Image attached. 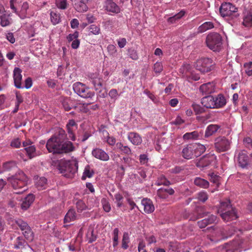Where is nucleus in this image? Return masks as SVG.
<instances>
[{
  "mask_svg": "<svg viewBox=\"0 0 252 252\" xmlns=\"http://www.w3.org/2000/svg\"><path fill=\"white\" fill-rule=\"evenodd\" d=\"M198 226L200 228H205L208 224H207V220L206 219H203L201 220H199L197 222Z\"/></svg>",
  "mask_w": 252,
  "mask_h": 252,
  "instance_id": "nucleus-63",
  "label": "nucleus"
},
{
  "mask_svg": "<svg viewBox=\"0 0 252 252\" xmlns=\"http://www.w3.org/2000/svg\"><path fill=\"white\" fill-rule=\"evenodd\" d=\"M185 14V12L184 10H181L178 13L175 14L172 17H169L167 21L171 23H174L176 21L180 19Z\"/></svg>",
  "mask_w": 252,
  "mask_h": 252,
  "instance_id": "nucleus-42",
  "label": "nucleus"
},
{
  "mask_svg": "<svg viewBox=\"0 0 252 252\" xmlns=\"http://www.w3.org/2000/svg\"><path fill=\"white\" fill-rule=\"evenodd\" d=\"M200 92L203 95H208L215 92V85L213 83L209 82L200 86Z\"/></svg>",
  "mask_w": 252,
  "mask_h": 252,
  "instance_id": "nucleus-20",
  "label": "nucleus"
},
{
  "mask_svg": "<svg viewBox=\"0 0 252 252\" xmlns=\"http://www.w3.org/2000/svg\"><path fill=\"white\" fill-rule=\"evenodd\" d=\"M207 46L214 51H219L222 45V38L217 32H212L208 34L206 38Z\"/></svg>",
  "mask_w": 252,
  "mask_h": 252,
  "instance_id": "nucleus-6",
  "label": "nucleus"
},
{
  "mask_svg": "<svg viewBox=\"0 0 252 252\" xmlns=\"http://www.w3.org/2000/svg\"><path fill=\"white\" fill-rule=\"evenodd\" d=\"M66 127L69 138L72 141H75V136L74 131L77 128V124L75 121L73 119L69 120L66 125Z\"/></svg>",
  "mask_w": 252,
  "mask_h": 252,
  "instance_id": "nucleus-15",
  "label": "nucleus"
},
{
  "mask_svg": "<svg viewBox=\"0 0 252 252\" xmlns=\"http://www.w3.org/2000/svg\"><path fill=\"white\" fill-rule=\"evenodd\" d=\"M22 70L19 67H15L13 71V79L15 86L18 89L23 88L22 86Z\"/></svg>",
  "mask_w": 252,
  "mask_h": 252,
  "instance_id": "nucleus-18",
  "label": "nucleus"
},
{
  "mask_svg": "<svg viewBox=\"0 0 252 252\" xmlns=\"http://www.w3.org/2000/svg\"><path fill=\"white\" fill-rule=\"evenodd\" d=\"M192 108L196 113V114H201L204 112L203 108L201 107L199 105L196 104H192Z\"/></svg>",
  "mask_w": 252,
  "mask_h": 252,
  "instance_id": "nucleus-57",
  "label": "nucleus"
},
{
  "mask_svg": "<svg viewBox=\"0 0 252 252\" xmlns=\"http://www.w3.org/2000/svg\"><path fill=\"white\" fill-rule=\"evenodd\" d=\"M242 19L243 26L246 28L252 27V9L251 8L244 7L242 14Z\"/></svg>",
  "mask_w": 252,
  "mask_h": 252,
  "instance_id": "nucleus-12",
  "label": "nucleus"
},
{
  "mask_svg": "<svg viewBox=\"0 0 252 252\" xmlns=\"http://www.w3.org/2000/svg\"><path fill=\"white\" fill-rule=\"evenodd\" d=\"M120 95L118 91L116 89H111L108 93V96L110 98V101L112 103H115Z\"/></svg>",
  "mask_w": 252,
  "mask_h": 252,
  "instance_id": "nucleus-39",
  "label": "nucleus"
},
{
  "mask_svg": "<svg viewBox=\"0 0 252 252\" xmlns=\"http://www.w3.org/2000/svg\"><path fill=\"white\" fill-rule=\"evenodd\" d=\"M58 168L61 173L68 178H73L77 171V166L76 163L69 160L63 159L59 161Z\"/></svg>",
  "mask_w": 252,
  "mask_h": 252,
  "instance_id": "nucleus-5",
  "label": "nucleus"
},
{
  "mask_svg": "<svg viewBox=\"0 0 252 252\" xmlns=\"http://www.w3.org/2000/svg\"><path fill=\"white\" fill-rule=\"evenodd\" d=\"M245 72L249 76H252V62L246 63L244 64Z\"/></svg>",
  "mask_w": 252,
  "mask_h": 252,
  "instance_id": "nucleus-48",
  "label": "nucleus"
},
{
  "mask_svg": "<svg viewBox=\"0 0 252 252\" xmlns=\"http://www.w3.org/2000/svg\"><path fill=\"white\" fill-rule=\"evenodd\" d=\"M51 21L53 25L58 24L60 21V15L54 12H51L50 13Z\"/></svg>",
  "mask_w": 252,
  "mask_h": 252,
  "instance_id": "nucleus-49",
  "label": "nucleus"
},
{
  "mask_svg": "<svg viewBox=\"0 0 252 252\" xmlns=\"http://www.w3.org/2000/svg\"><path fill=\"white\" fill-rule=\"evenodd\" d=\"M195 68L205 73L211 71L213 68V63L212 59L208 58H204L196 61L194 65Z\"/></svg>",
  "mask_w": 252,
  "mask_h": 252,
  "instance_id": "nucleus-9",
  "label": "nucleus"
},
{
  "mask_svg": "<svg viewBox=\"0 0 252 252\" xmlns=\"http://www.w3.org/2000/svg\"><path fill=\"white\" fill-rule=\"evenodd\" d=\"M238 161L240 166L245 168L248 164L249 157L245 151H241L239 153Z\"/></svg>",
  "mask_w": 252,
  "mask_h": 252,
  "instance_id": "nucleus-23",
  "label": "nucleus"
},
{
  "mask_svg": "<svg viewBox=\"0 0 252 252\" xmlns=\"http://www.w3.org/2000/svg\"><path fill=\"white\" fill-rule=\"evenodd\" d=\"M105 9L109 12L114 13H119L120 12L119 6L111 0L106 1Z\"/></svg>",
  "mask_w": 252,
  "mask_h": 252,
  "instance_id": "nucleus-29",
  "label": "nucleus"
},
{
  "mask_svg": "<svg viewBox=\"0 0 252 252\" xmlns=\"http://www.w3.org/2000/svg\"><path fill=\"white\" fill-rule=\"evenodd\" d=\"M214 98L215 108H220L226 105V100L223 94H220L214 97Z\"/></svg>",
  "mask_w": 252,
  "mask_h": 252,
  "instance_id": "nucleus-26",
  "label": "nucleus"
},
{
  "mask_svg": "<svg viewBox=\"0 0 252 252\" xmlns=\"http://www.w3.org/2000/svg\"><path fill=\"white\" fill-rule=\"evenodd\" d=\"M185 123V121L181 118L180 116H178L173 122V124L175 125H181Z\"/></svg>",
  "mask_w": 252,
  "mask_h": 252,
  "instance_id": "nucleus-62",
  "label": "nucleus"
},
{
  "mask_svg": "<svg viewBox=\"0 0 252 252\" xmlns=\"http://www.w3.org/2000/svg\"><path fill=\"white\" fill-rule=\"evenodd\" d=\"M15 223L22 231V234L28 241H32L34 238V234L28 223L22 219L15 220Z\"/></svg>",
  "mask_w": 252,
  "mask_h": 252,
  "instance_id": "nucleus-10",
  "label": "nucleus"
},
{
  "mask_svg": "<svg viewBox=\"0 0 252 252\" xmlns=\"http://www.w3.org/2000/svg\"><path fill=\"white\" fill-rule=\"evenodd\" d=\"M94 173V171L93 170H91L90 167L89 165H87L85 168L83 175L82 177V179L85 180L86 177L91 178L93 176Z\"/></svg>",
  "mask_w": 252,
  "mask_h": 252,
  "instance_id": "nucleus-47",
  "label": "nucleus"
},
{
  "mask_svg": "<svg viewBox=\"0 0 252 252\" xmlns=\"http://www.w3.org/2000/svg\"><path fill=\"white\" fill-rule=\"evenodd\" d=\"M127 43L126 40L125 38H120L118 40V44L120 48H124Z\"/></svg>",
  "mask_w": 252,
  "mask_h": 252,
  "instance_id": "nucleus-61",
  "label": "nucleus"
},
{
  "mask_svg": "<svg viewBox=\"0 0 252 252\" xmlns=\"http://www.w3.org/2000/svg\"><path fill=\"white\" fill-rule=\"evenodd\" d=\"M61 102L63 108L66 111L70 110L72 108H76L74 101L70 97H63L61 99Z\"/></svg>",
  "mask_w": 252,
  "mask_h": 252,
  "instance_id": "nucleus-22",
  "label": "nucleus"
},
{
  "mask_svg": "<svg viewBox=\"0 0 252 252\" xmlns=\"http://www.w3.org/2000/svg\"><path fill=\"white\" fill-rule=\"evenodd\" d=\"M29 8V3L27 2H23L20 12H18V15L21 19H24L27 17V10Z\"/></svg>",
  "mask_w": 252,
  "mask_h": 252,
  "instance_id": "nucleus-40",
  "label": "nucleus"
},
{
  "mask_svg": "<svg viewBox=\"0 0 252 252\" xmlns=\"http://www.w3.org/2000/svg\"><path fill=\"white\" fill-rule=\"evenodd\" d=\"M116 147L122 154L129 156L131 155V150L127 146H124L122 142H118L116 143Z\"/></svg>",
  "mask_w": 252,
  "mask_h": 252,
  "instance_id": "nucleus-32",
  "label": "nucleus"
},
{
  "mask_svg": "<svg viewBox=\"0 0 252 252\" xmlns=\"http://www.w3.org/2000/svg\"><path fill=\"white\" fill-rule=\"evenodd\" d=\"M218 212L224 221H228L237 218L236 209L232 207L229 200L221 202Z\"/></svg>",
  "mask_w": 252,
  "mask_h": 252,
  "instance_id": "nucleus-4",
  "label": "nucleus"
},
{
  "mask_svg": "<svg viewBox=\"0 0 252 252\" xmlns=\"http://www.w3.org/2000/svg\"><path fill=\"white\" fill-rule=\"evenodd\" d=\"M194 184L197 186L205 189L208 188L209 186V183L207 180L199 177L195 178Z\"/></svg>",
  "mask_w": 252,
  "mask_h": 252,
  "instance_id": "nucleus-36",
  "label": "nucleus"
},
{
  "mask_svg": "<svg viewBox=\"0 0 252 252\" xmlns=\"http://www.w3.org/2000/svg\"><path fill=\"white\" fill-rule=\"evenodd\" d=\"M75 204L76 207L78 212H82L83 211L85 210L87 208V206L85 203L81 200H77L75 203Z\"/></svg>",
  "mask_w": 252,
  "mask_h": 252,
  "instance_id": "nucleus-50",
  "label": "nucleus"
},
{
  "mask_svg": "<svg viewBox=\"0 0 252 252\" xmlns=\"http://www.w3.org/2000/svg\"><path fill=\"white\" fill-rule=\"evenodd\" d=\"M220 12L223 17L229 16L237 18L239 16L238 8L230 3H222L220 8Z\"/></svg>",
  "mask_w": 252,
  "mask_h": 252,
  "instance_id": "nucleus-8",
  "label": "nucleus"
},
{
  "mask_svg": "<svg viewBox=\"0 0 252 252\" xmlns=\"http://www.w3.org/2000/svg\"><path fill=\"white\" fill-rule=\"evenodd\" d=\"M76 213L73 209H70L66 214L63 222L64 223H69L75 220Z\"/></svg>",
  "mask_w": 252,
  "mask_h": 252,
  "instance_id": "nucleus-31",
  "label": "nucleus"
},
{
  "mask_svg": "<svg viewBox=\"0 0 252 252\" xmlns=\"http://www.w3.org/2000/svg\"><path fill=\"white\" fill-rule=\"evenodd\" d=\"M216 157L211 156L207 158H205L199 162V164L202 165V167H207L209 165L212 164L213 162H216Z\"/></svg>",
  "mask_w": 252,
  "mask_h": 252,
  "instance_id": "nucleus-33",
  "label": "nucleus"
},
{
  "mask_svg": "<svg viewBox=\"0 0 252 252\" xmlns=\"http://www.w3.org/2000/svg\"><path fill=\"white\" fill-rule=\"evenodd\" d=\"M32 84V80L30 77L27 78L25 81V87L26 89L30 88Z\"/></svg>",
  "mask_w": 252,
  "mask_h": 252,
  "instance_id": "nucleus-64",
  "label": "nucleus"
},
{
  "mask_svg": "<svg viewBox=\"0 0 252 252\" xmlns=\"http://www.w3.org/2000/svg\"><path fill=\"white\" fill-rule=\"evenodd\" d=\"M114 197L117 203V206L119 208L121 207L123 205V200L124 199L123 195L120 193H116Z\"/></svg>",
  "mask_w": 252,
  "mask_h": 252,
  "instance_id": "nucleus-53",
  "label": "nucleus"
},
{
  "mask_svg": "<svg viewBox=\"0 0 252 252\" xmlns=\"http://www.w3.org/2000/svg\"><path fill=\"white\" fill-rule=\"evenodd\" d=\"M26 241L22 237L19 236L16 239V244L14 245V248L19 249L24 247Z\"/></svg>",
  "mask_w": 252,
  "mask_h": 252,
  "instance_id": "nucleus-46",
  "label": "nucleus"
},
{
  "mask_svg": "<svg viewBox=\"0 0 252 252\" xmlns=\"http://www.w3.org/2000/svg\"><path fill=\"white\" fill-rule=\"evenodd\" d=\"M107 50L108 52L112 55L116 53L117 52V49L116 46L112 44L108 45V46H107Z\"/></svg>",
  "mask_w": 252,
  "mask_h": 252,
  "instance_id": "nucleus-60",
  "label": "nucleus"
},
{
  "mask_svg": "<svg viewBox=\"0 0 252 252\" xmlns=\"http://www.w3.org/2000/svg\"><path fill=\"white\" fill-rule=\"evenodd\" d=\"M7 181L11 184L15 190V193L20 194L26 190L28 178L26 174L21 170H19L14 175L7 178Z\"/></svg>",
  "mask_w": 252,
  "mask_h": 252,
  "instance_id": "nucleus-3",
  "label": "nucleus"
},
{
  "mask_svg": "<svg viewBox=\"0 0 252 252\" xmlns=\"http://www.w3.org/2000/svg\"><path fill=\"white\" fill-rule=\"evenodd\" d=\"M66 138L65 130L60 129L46 142V147L48 152L55 155L67 154L74 151L72 143L69 141H65Z\"/></svg>",
  "mask_w": 252,
  "mask_h": 252,
  "instance_id": "nucleus-1",
  "label": "nucleus"
},
{
  "mask_svg": "<svg viewBox=\"0 0 252 252\" xmlns=\"http://www.w3.org/2000/svg\"><path fill=\"white\" fill-rule=\"evenodd\" d=\"M78 36L79 32H75L72 34H69L67 36V38L69 42L73 41L74 40H75V39H77Z\"/></svg>",
  "mask_w": 252,
  "mask_h": 252,
  "instance_id": "nucleus-59",
  "label": "nucleus"
},
{
  "mask_svg": "<svg viewBox=\"0 0 252 252\" xmlns=\"http://www.w3.org/2000/svg\"><path fill=\"white\" fill-rule=\"evenodd\" d=\"M130 242L129 236L128 232H125L123 233V239L122 241V248L124 250H126L128 248V243Z\"/></svg>",
  "mask_w": 252,
  "mask_h": 252,
  "instance_id": "nucleus-41",
  "label": "nucleus"
},
{
  "mask_svg": "<svg viewBox=\"0 0 252 252\" xmlns=\"http://www.w3.org/2000/svg\"><path fill=\"white\" fill-rule=\"evenodd\" d=\"M74 92L81 97L84 98H92L94 95V92L85 84L77 82L73 85Z\"/></svg>",
  "mask_w": 252,
  "mask_h": 252,
  "instance_id": "nucleus-7",
  "label": "nucleus"
},
{
  "mask_svg": "<svg viewBox=\"0 0 252 252\" xmlns=\"http://www.w3.org/2000/svg\"><path fill=\"white\" fill-rule=\"evenodd\" d=\"M202 208H197L198 217L195 218L193 220H195L198 218H205L207 220V224H211L214 223L216 220L217 217L212 214H209L208 212H203Z\"/></svg>",
  "mask_w": 252,
  "mask_h": 252,
  "instance_id": "nucleus-13",
  "label": "nucleus"
},
{
  "mask_svg": "<svg viewBox=\"0 0 252 252\" xmlns=\"http://www.w3.org/2000/svg\"><path fill=\"white\" fill-rule=\"evenodd\" d=\"M47 180L46 178L42 177L36 181L35 183L36 187L38 190H43L47 187Z\"/></svg>",
  "mask_w": 252,
  "mask_h": 252,
  "instance_id": "nucleus-35",
  "label": "nucleus"
},
{
  "mask_svg": "<svg viewBox=\"0 0 252 252\" xmlns=\"http://www.w3.org/2000/svg\"><path fill=\"white\" fill-rule=\"evenodd\" d=\"M74 8L79 12H85L88 9L87 2L88 0H71Z\"/></svg>",
  "mask_w": 252,
  "mask_h": 252,
  "instance_id": "nucleus-19",
  "label": "nucleus"
},
{
  "mask_svg": "<svg viewBox=\"0 0 252 252\" xmlns=\"http://www.w3.org/2000/svg\"><path fill=\"white\" fill-rule=\"evenodd\" d=\"M56 4L57 6L61 9H65L67 8L66 0H56Z\"/></svg>",
  "mask_w": 252,
  "mask_h": 252,
  "instance_id": "nucleus-55",
  "label": "nucleus"
},
{
  "mask_svg": "<svg viewBox=\"0 0 252 252\" xmlns=\"http://www.w3.org/2000/svg\"><path fill=\"white\" fill-rule=\"evenodd\" d=\"M101 203L103 210L106 212H109L111 211V208L109 201L106 198H102L101 199Z\"/></svg>",
  "mask_w": 252,
  "mask_h": 252,
  "instance_id": "nucleus-51",
  "label": "nucleus"
},
{
  "mask_svg": "<svg viewBox=\"0 0 252 252\" xmlns=\"http://www.w3.org/2000/svg\"><path fill=\"white\" fill-rule=\"evenodd\" d=\"M154 71L157 74H159L163 70V66L161 63L157 62L154 65Z\"/></svg>",
  "mask_w": 252,
  "mask_h": 252,
  "instance_id": "nucleus-54",
  "label": "nucleus"
},
{
  "mask_svg": "<svg viewBox=\"0 0 252 252\" xmlns=\"http://www.w3.org/2000/svg\"><path fill=\"white\" fill-rule=\"evenodd\" d=\"M197 199L203 202H205L208 198V195L206 192L202 191L197 193Z\"/></svg>",
  "mask_w": 252,
  "mask_h": 252,
  "instance_id": "nucleus-52",
  "label": "nucleus"
},
{
  "mask_svg": "<svg viewBox=\"0 0 252 252\" xmlns=\"http://www.w3.org/2000/svg\"><path fill=\"white\" fill-rule=\"evenodd\" d=\"M203 131L195 130L190 132H187L183 136V139L184 141L196 140L200 139L202 137Z\"/></svg>",
  "mask_w": 252,
  "mask_h": 252,
  "instance_id": "nucleus-16",
  "label": "nucleus"
},
{
  "mask_svg": "<svg viewBox=\"0 0 252 252\" xmlns=\"http://www.w3.org/2000/svg\"><path fill=\"white\" fill-rule=\"evenodd\" d=\"M91 82L93 84L95 91L99 92L101 91L102 88L103 79L100 75L97 73H93L89 76Z\"/></svg>",
  "mask_w": 252,
  "mask_h": 252,
  "instance_id": "nucleus-14",
  "label": "nucleus"
},
{
  "mask_svg": "<svg viewBox=\"0 0 252 252\" xmlns=\"http://www.w3.org/2000/svg\"><path fill=\"white\" fill-rule=\"evenodd\" d=\"M129 57L134 60H137L138 59V55L134 49H130L128 51Z\"/></svg>",
  "mask_w": 252,
  "mask_h": 252,
  "instance_id": "nucleus-58",
  "label": "nucleus"
},
{
  "mask_svg": "<svg viewBox=\"0 0 252 252\" xmlns=\"http://www.w3.org/2000/svg\"><path fill=\"white\" fill-rule=\"evenodd\" d=\"M21 145V142L18 138L13 139L10 143V146L14 148H19Z\"/></svg>",
  "mask_w": 252,
  "mask_h": 252,
  "instance_id": "nucleus-56",
  "label": "nucleus"
},
{
  "mask_svg": "<svg viewBox=\"0 0 252 252\" xmlns=\"http://www.w3.org/2000/svg\"><path fill=\"white\" fill-rule=\"evenodd\" d=\"M128 139L134 145H139L142 143V139L140 135L136 132H130L128 133Z\"/></svg>",
  "mask_w": 252,
  "mask_h": 252,
  "instance_id": "nucleus-24",
  "label": "nucleus"
},
{
  "mask_svg": "<svg viewBox=\"0 0 252 252\" xmlns=\"http://www.w3.org/2000/svg\"><path fill=\"white\" fill-rule=\"evenodd\" d=\"M206 149L204 145L199 143H189L183 147L181 155L186 159H190L201 156Z\"/></svg>",
  "mask_w": 252,
  "mask_h": 252,
  "instance_id": "nucleus-2",
  "label": "nucleus"
},
{
  "mask_svg": "<svg viewBox=\"0 0 252 252\" xmlns=\"http://www.w3.org/2000/svg\"><path fill=\"white\" fill-rule=\"evenodd\" d=\"M157 186L164 185L168 186L170 185V182L163 175L160 176L156 181Z\"/></svg>",
  "mask_w": 252,
  "mask_h": 252,
  "instance_id": "nucleus-44",
  "label": "nucleus"
},
{
  "mask_svg": "<svg viewBox=\"0 0 252 252\" xmlns=\"http://www.w3.org/2000/svg\"><path fill=\"white\" fill-rule=\"evenodd\" d=\"M220 126L217 125H209L205 130V137H209L217 132Z\"/></svg>",
  "mask_w": 252,
  "mask_h": 252,
  "instance_id": "nucleus-30",
  "label": "nucleus"
},
{
  "mask_svg": "<svg viewBox=\"0 0 252 252\" xmlns=\"http://www.w3.org/2000/svg\"><path fill=\"white\" fill-rule=\"evenodd\" d=\"M35 199V197L32 194H28L26 197H25L22 202L21 206L23 210H27L31 204L33 203Z\"/></svg>",
  "mask_w": 252,
  "mask_h": 252,
  "instance_id": "nucleus-28",
  "label": "nucleus"
},
{
  "mask_svg": "<svg viewBox=\"0 0 252 252\" xmlns=\"http://www.w3.org/2000/svg\"><path fill=\"white\" fill-rule=\"evenodd\" d=\"M17 168V164L14 161H9L3 163L2 169L4 171H10Z\"/></svg>",
  "mask_w": 252,
  "mask_h": 252,
  "instance_id": "nucleus-34",
  "label": "nucleus"
},
{
  "mask_svg": "<svg viewBox=\"0 0 252 252\" xmlns=\"http://www.w3.org/2000/svg\"><path fill=\"white\" fill-rule=\"evenodd\" d=\"M214 24L211 22H206L200 25L198 29V32L200 33L204 32L208 30L213 29Z\"/></svg>",
  "mask_w": 252,
  "mask_h": 252,
  "instance_id": "nucleus-38",
  "label": "nucleus"
},
{
  "mask_svg": "<svg viewBox=\"0 0 252 252\" xmlns=\"http://www.w3.org/2000/svg\"><path fill=\"white\" fill-rule=\"evenodd\" d=\"M87 30L89 32L88 34H94L97 35L100 33V28L99 25H96L95 24H92L89 26Z\"/></svg>",
  "mask_w": 252,
  "mask_h": 252,
  "instance_id": "nucleus-37",
  "label": "nucleus"
},
{
  "mask_svg": "<svg viewBox=\"0 0 252 252\" xmlns=\"http://www.w3.org/2000/svg\"><path fill=\"white\" fill-rule=\"evenodd\" d=\"M174 192V190L172 188H160L158 190L157 195L160 198L165 199L169 195H173Z\"/></svg>",
  "mask_w": 252,
  "mask_h": 252,
  "instance_id": "nucleus-25",
  "label": "nucleus"
},
{
  "mask_svg": "<svg viewBox=\"0 0 252 252\" xmlns=\"http://www.w3.org/2000/svg\"><path fill=\"white\" fill-rule=\"evenodd\" d=\"M92 154L94 158L100 160L107 161L109 160L108 154L101 149H94L92 151Z\"/></svg>",
  "mask_w": 252,
  "mask_h": 252,
  "instance_id": "nucleus-17",
  "label": "nucleus"
},
{
  "mask_svg": "<svg viewBox=\"0 0 252 252\" xmlns=\"http://www.w3.org/2000/svg\"><path fill=\"white\" fill-rule=\"evenodd\" d=\"M214 146L217 152H224L230 149V142L224 136H219L215 139Z\"/></svg>",
  "mask_w": 252,
  "mask_h": 252,
  "instance_id": "nucleus-11",
  "label": "nucleus"
},
{
  "mask_svg": "<svg viewBox=\"0 0 252 252\" xmlns=\"http://www.w3.org/2000/svg\"><path fill=\"white\" fill-rule=\"evenodd\" d=\"M0 25L3 27L8 26L11 24L9 19L6 16L5 14L0 16Z\"/></svg>",
  "mask_w": 252,
  "mask_h": 252,
  "instance_id": "nucleus-45",
  "label": "nucleus"
},
{
  "mask_svg": "<svg viewBox=\"0 0 252 252\" xmlns=\"http://www.w3.org/2000/svg\"><path fill=\"white\" fill-rule=\"evenodd\" d=\"M141 205L143 206L145 212L147 214L151 213L155 210L153 202L150 199L143 198L141 201Z\"/></svg>",
  "mask_w": 252,
  "mask_h": 252,
  "instance_id": "nucleus-21",
  "label": "nucleus"
},
{
  "mask_svg": "<svg viewBox=\"0 0 252 252\" xmlns=\"http://www.w3.org/2000/svg\"><path fill=\"white\" fill-rule=\"evenodd\" d=\"M24 150L26 151L27 155L30 158H32L35 156L36 149L34 145L30 146L27 148H25Z\"/></svg>",
  "mask_w": 252,
  "mask_h": 252,
  "instance_id": "nucleus-43",
  "label": "nucleus"
},
{
  "mask_svg": "<svg viewBox=\"0 0 252 252\" xmlns=\"http://www.w3.org/2000/svg\"><path fill=\"white\" fill-rule=\"evenodd\" d=\"M214 96L210 95L204 96L201 99V104L207 108L214 109Z\"/></svg>",
  "mask_w": 252,
  "mask_h": 252,
  "instance_id": "nucleus-27",
  "label": "nucleus"
}]
</instances>
